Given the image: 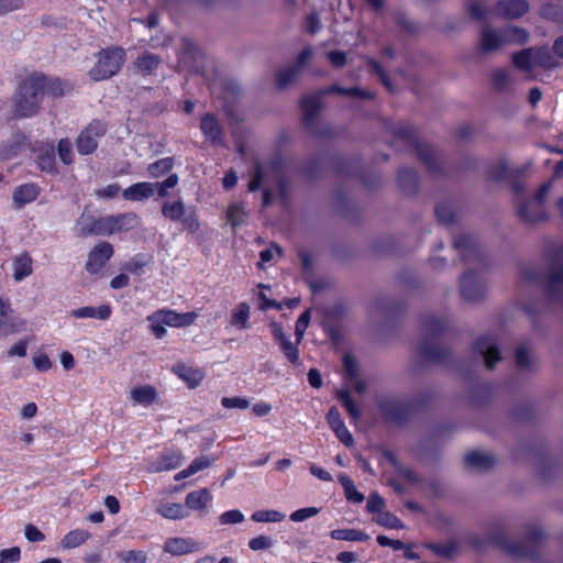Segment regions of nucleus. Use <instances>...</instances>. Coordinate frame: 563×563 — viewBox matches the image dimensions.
Wrapping results in <instances>:
<instances>
[{"label":"nucleus","mask_w":563,"mask_h":563,"mask_svg":"<svg viewBox=\"0 0 563 563\" xmlns=\"http://www.w3.org/2000/svg\"><path fill=\"white\" fill-rule=\"evenodd\" d=\"M89 537L90 534L86 530H73L64 537V539L62 540V545L65 549H73L85 543Z\"/></svg>","instance_id":"nucleus-41"},{"label":"nucleus","mask_w":563,"mask_h":563,"mask_svg":"<svg viewBox=\"0 0 563 563\" xmlns=\"http://www.w3.org/2000/svg\"><path fill=\"white\" fill-rule=\"evenodd\" d=\"M527 40L528 33L518 26H507L501 30L484 27L479 35L478 49L484 54H489L507 44L525 43Z\"/></svg>","instance_id":"nucleus-3"},{"label":"nucleus","mask_w":563,"mask_h":563,"mask_svg":"<svg viewBox=\"0 0 563 563\" xmlns=\"http://www.w3.org/2000/svg\"><path fill=\"white\" fill-rule=\"evenodd\" d=\"M173 372L190 388L197 387L203 379L205 373L199 368L187 366L186 364L178 363L173 367Z\"/></svg>","instance_id":"nucleus-20"},{"label":"nucleus","mask_w":563,"mask_h":563,"mask_svg":"<svg viewBox=\"0 0 563 563\" xmlns=\"http://www.w3.org/2000/svg\"><path fill=\"white\" fill-rule=\"evenodd\" d=\"M485 286L473 272L461 277V295L467 301H477L483 298Z\"/></svg>","instance_id":"nucleus-11"},{"label":"nucleus","mask_w":563,"mask_h":563,"mask_svg":"<svg viewBox=\"0 0 563 563\" xmlns=\"http://www.w3.org/2000/svg\"><path fill=\"white\" fill-rule=\"evenodd\" d=\"M111 307L109 305H101L99 307H82L70 311V316L77 319L92 318L99 320H107L111 316Z\"/></svg>","instance_id":"nucleus-23"},{"label":"nucleus","mask_w":563,"mask_h":563,"mask_svg":"<svg viewBox=\"0 0 563 563\" xmlns=\"http://www.w3.org/2000/svg\"><path fill=\"white\" fill-rule=\"evenodd\" d=\"M495 462L496 460L493 455L481 451H473L465 455L466 465L476 471L488 470Z\"/></svg>","instance_id":"nucleus-26"},{"label":"nucleus","mask_w":563,"mask_h":563,"mask_svg":"<svg viewBox=\"0 0 563 563\" xmlns=\"http://www.w3.org/2000/svg\"><path fill=\"white\" fill-rule=\"evenodd\" d=\"M161 63L162 59L158 55L144 52L134 60L133 67L137 74L151 76L155 74Z\"/></svg>","instance_id":"nucleus-19"},{"label":"nucleus","mask_w":563,"mask_h":563,"mask_svg":"<svg viewBox=\"0 0 563 563\" xmlns=\"http://www.w3.org/2000/svg\"><path fill=\"white\" fill-rule=\"evenodd\" d=\"M125 62V51L122 47H108L97 54V62L89 70V77L95 81L109 79L117 75Z\"/></svg>","instance_id":"nucleus-4"},{"label":"nucleus","mask_w":563,"mask_h":563,"mask_svg":"<svg viewBox=\"0 0 563 563\" xmlns=\"http://www.w3.org/2000/svg\"><path fill=\"white\" fill-rule=\"evenodd\" d=\"M162 213L166 219L179 221L185 214V206L181 200L174 202L166 201L162 206Z\"/></svg>","instance_id":"nucleus-40"},{"label":"nucleus","mask_w":563,"mask_h":563,"mask_svg":"<svg viewBox=\"0 0 563 563\" xmlns=\"http://www.w3.org/2000/svg\"><path fill=\"white\" fill-rule=\"evenodd\" d=\"M267 175H268V168H266L262 165H257L255 175L249 184V189L251 191L257 190L263 184H265Z\"/></svg>","instance_id":"nucleus-58"},{"label":"nucleus","mask_w":563,"mask_h":563,"mask_svg":"<svg viewBox=\"0 0 563 563\" xmlns=\"http://www.w3.org/2000/svg\"><path fill=\"white\" fill-rule=\"evenodd\" d=\"M542 16L556 22H563V8L555 4H547L541 10Z\"/></svg>","instance_id":"nucleus-62"},{"label":"nucleus","mask_w":563,"mask_h":563,"mask_svg":"<svg viewBox=\"0 0 563 563\" xmlns=\"http://www.w3.org/2000/svg\"><path fill=\"white\" fill-rule=\"evenodd\" d=\"M336 399L342 404V406L354 420H357L361 417V411L357 405L352 400L347 390H338Z\"/></svg>","instance_id":"nucleus-44"},{"label":"nucleus","mask_w":563,"mask_h":563,"mask_svg":"<svg viewBox=\"0 0 563 563\" xmlns=\"http://www.w3.org/2000/svg\"><path fill=\"white\" fill-rule=\"evenodd\" d=\"M247 212L245 211L244 205L241 202H233L227 210V219L231 223L232 228H236L245 222Z\"/></svg>","instance_id":"nucleus-36"},{"label":"nucleus","mask_w":563,"mask_h":563,"mask_svg":"<svg viewBox=\"0 0 563 563\" xmlns=\"http://www.w3.org/2000/svg\"><path fill=\"white\" fill-rule=\"evenodd\" d=\"M44 81L42 74L27 76L20 86L15 100V113L29 118L37 113L44 98Z\"/></svg>","instance_id":"nucleus-1"},{"label":"nucleus","mask_w":563,"mask_h":563,"mask_svg":"<svg viewBox=\"0 0 563 563\" xmlns=\"http://www.w3.org/2000/svg\"><path fill=\"white\" fill-rule=\"evenodd\" d=\"M285 356L292 364H297L299 361V351L295 344H292L288 339L278 343Z\"/></svg>","instance_id":"nucleus-59"},{"label":"nucleus","mask_w":563,"mask_h":563,"mask_svg":"<svg viewBox=\"0 0 563 563\" xmlns=\"http://www.w3.org/2000/svg\"><path fill=\"white\" fill-rule=\"evenodd\" d=\"M243 521H244V515L238 509L228 510V511L221 514L219 517V522L222 526L236 525V523H241Z\"/></svg>","instance_id":"nucleus-57"},{"label":"nucleus","mask_w":563,"mask_h":563,"mask_svg":"<svg viewBox=\"0 0 563 563\" xmlns=\"http://www.w3.org/2000/svg\"><path fill=\"white\" fill-rule=\"evenodd\" d=\"M38 196V188L35 185L26 184L18 187L13 192V200L18 207L34 201Z\"/></svg>","instance_id":"nucleus-30"},{"label":"nucleus","mask_w":563,"mask_h":563,"mask_svg":"<svg viewBox=\"0 0 563 563\" xmlns=\"http://www.w3.org/2000/svg\"><path fill=\"white\" fill-rule=\"evenodd\" d=\"M273 539L265 534L257 536L249 541V548L252 551L268 550L273 547Z\"/></svg>","instance_id":"nucleus-55"},{"label":"nucleus","mask_w":563,"mask_h":563,"mask_svg":"<svg viewBox=\"0 0 563 563\" xmlns=\"http://www.w3.org/2000/svg\"><path fill=\"white\" fill-rule=\"evenodd\" d=\"M419 158L427 165L428 168L434 170L437 168V154L432 147L424 144H419L417 147Z\"/></svg>","instance_id":"nucleus-45"},{"label":"nucleus","mask_w":563,"mask_h":563,"mask_svg":"<svg viewBox=\"0 0 563 563\" xmlns=\"http://www.w3.org/2000/svg\"><path fill=\"white\" fill-rule=\"evenodd\" d=\"M509 176V168L504 161H498L488 169V177L493 180H501Z\"/></svg>","instance_id":"nucleus-51"},{"label":"nucleus","mask_w":563,"mask_h":563,"mask_svg":"<svg viewBox=\"0 0 563 563\" xmlns=\"http://www.w3.org/2000/svg\"><path fill=\"white\" fill-rule=\"evenodd\" d=\"M200 130L212 145H223V131L218 119L210 113L202 117Z\"/></svg>","instance_id":"nucleus-14"},{"label":"nucleus","mask_w":563,"mask_h":563,"mask_svg":"<svg viewBox=\"0 0 563 563\" xmlns=\"http://www.w3.org/2000/svg\"><path fill=\"white\" fill-rule=\"evenodd\" d=\"M77 234L79 236H88V235H102V232L99 231V218L93 219L90 216L82 214L77 223H76ZM101 231V228H100Z\"/></svg>","instance_id":"nucleus-31"},{"label":"nucleus","mask_w":563,"mask_h":563,"mask_svg":"<svg viewBox=\"0 0 563 563\" xmlns=\"http://www.w3.org/2000/svg\"><path fill=\"white\" fill-rule=\"evenodd\" d=\"M44 95L62 97L71 90V86L59 78H47L43 75Z\"/></svg>","instance_id":"nucleus-29"},{"label":"nucleus","mask_w":563,"mask_h":563,"mask_svg":"<svg viewBox=\"0 0 563 563\" xmlns=\"http://www.w3.org/2000/svg\"><path fill=\"white\" fill-rule=\"evenodd\" d=\"M543 537L539 527H532L527 534V540L520 543H510L507 547L508 552L516 558H525L533 554V544Z\"/></svg>","instance_id":"nucleus-13"},{"label":"nucleus","mask_w":563,"mask_h":563,"mask_svg":"<svg viewBox=\"0 0 563 563\" xmlns=\"http://www.w3.org/2000/svg\"><path fill=\"white\" fill-rule=\"evenodd\" d=\"M385 508V500L377 494L372 493L368 496L366 509L369 514L376 516L384 511Z\"/></svg>","instance_id":"nucleus-56"},{"label":"nucleus","mask_w":563,"mask_h":563,"mask_svg":"<svg viewBox=\"0 0 563 563\" xmlns=\"http://www.w3.org/2000/svg\"><path fill=\"white\" fill-rule=\"evenodd\" d=\"M325 92H338L340 95L357 97L361 99H371L373 98V93L366 90H362L360 88H342L341 86L334 85L330 87Z\"/></svg>","instance_id":"nucleus-47"},{"label":"nucleus","mask_w":563,"mask_h":563,"mask_svg":"<svg viewBox=\"0 0 563 563\" xmlns=\"http://www.w3.org/2000/svg\"><path fill=\"white\" fill-rule=\"evenodd\" d=\"M183 456L179 452L170 451L162 454L151 464V471L164 472L178 467L181 463Z\"/></svg>","instance_id":"nucleus-24"},{"label":"nucleus","mask_w":563,"mask_h":563,"mask_svg":"<svg viewBox=\"0 0 563 563\" xmlns=\"http://www.w3.org/2000/svg\"><path fill=\"white\" fill-rule=\"evenodd\" d=\"M107 132V125L102 121L95 120L88 124L76 141L77 151L81 155H88L98 147V140Z\"/></svg>","instance_id":"nucleus-6"},{"label":"nucleus","mask_w":563,"mask_h":563,"mask_svg":"<svg viewBox=\"0 0 563 563\" xmlns=\"http://www.w3.org/2000/svg\"><path fill=\"white\" fill-rule=\"evenodd\" d=\"M147 320L150 322V327H151L153 334L157 339L164 338L166 334V328H165L166 324L161 322L159 318H157V313L155 312V313L148 316Z\"/></svg>","instance_id":"nucleus-63"},{"label":"nucleus","mask_w":563,"mask_h":563,"mask_svg":"<svg viewBox=\"0 0 563 563\" xmlns=\"http://www.w3.org/2000/svg\"><path fill=\"white\" fill-rule=\"evenodd\" d=\"M550 267L548 272V285L551 290L563 287V263L556 260L559 254L556 252L549 253Z\"/></svg>","instance_id":"nucleus-21"},{"label":"nucleus","mask_w":563,"mask_h":563,"mask_svg":"<svg viewBox=\"0 0 563 563\" xmlns=\"http://www.w3.org/2000/svg\"><path fill=\"white\" fill-rule=\"evenodd\" d=\"M201 549L202 544L192 538L175 537L164 543V551L173 556L199 552Z\"/></svg>","instance_id":"nucleus-9"},{"label":"nucleus","mask_w":563,"mask_h":563,"mask_svg":"<svg viewBox=\"0 0 563 563\" xmlns=\"http://www.w3.org/2000/svg\"><path fill=\"white\" fill-rule=\"evenodd\" d=\"M512 62L521 70L530 71L536 68L534 48H527L514 54Z\"/></svg>","instance_id":"nucleus-32"},{"label":"nucleus","mask_w":563,"mask_h":563,"mask_svg":"<svg viewBox=\"0 0 563 563\" xmlns=\"http://www.w3.org/2000/svg\"><path fill=\"white\" fill-rule=\"evenodd\" d=\"M25 330L26 321L14 314L8 300L0 298V336H8Z\"/></svg>","instance_id":"nucleus-7"},{"label":"nucleus","mask_w":563,"mask_h":563,"mask_svg":"<svg viewBox=\"0 0 563 563\" xmlns=\"http://www.w3.org/2000/svg\"><path fill=\"white\" fill-rule=\"evenodd\" d=\"M32 274V258L26 255H20L14 258L13 262V276L15 280H22L23 278Z\"/></svg>","instance_id":"nucleus-34"},{"label":"nucleus","mask_w":563,"mask_h":563,"mask_svg":"<svg viewBox=\"0 0 563 563\" xmlns=\"http://www.w3.org/2000/svg\"><path fill=\"white\" fill-rule=\"evenodd\" d=\"M130 398L133 405L150 407L159 400L158 391L152 385H137L130 391Z\"/></svg>","instance_id":"nucleus-15"},{"label":"nucleus","mask_w":563,"mask_h":563,"mask_svg":"<svg viewBox=\"0 0 563 563\" xmlns=\"http://www.w3.org/2000/svg\"><path fill=\"white\" fill-rule=\"evenodd\" d=\"M310 322V310H306L300 314V317L296 321L295 325V334L297 344H299L305 335V332L309 325Z\"/></svg>","instance_id":"nucleus-54"},{"label":"nucleus","mask_w":563,"mask_h":563,"mask_svg":"<svg viewBox=\"0 0 563 563\" xmlns=\"http://www.w3.org/2000/svg\"><path fill=\"white\" fill-rule=\"evenodd\" d=\"M475 349L484 358L487 368H493L501 360L496 340L490 335L479 338Z\"/></svg>","instance_id":"nucleus-12"},{"label":"nucleus","mask_w":563,"mask_h":563,"mask_svg":"<svg viewBox=\"0 0 563 563\" xmlns=\"http://www.w3.org/2000/svg\"><path fill=\"white\" fill-rule=\"evenodd\" d=\"M173 167V161L170 158H162L150 165L148 172L153 177H159L165 173H168Z\"/></svg>","instance_id":"nucleus-53"},{"label":"nucleus","mask_w":563,"mask_h":563,"mask_svg":"<svg viewBox=\"0 0 563 563\" xmlns=\"http://www.w3.org/2000/svg\"><path fill=\"white\" fill-rule=\"evenodd\" d=\"M512 82L509 71L497 69L493 73V85L498 90L507 89Z\"/></svg>","instance_id":"nucleus-50"},{"label":"nucleus","mask_w":563,"mask_h":563,"mask_svg":"<svg viewBox=\"0 0 563 563\" xmlns=\"http://www.w3.org/2000/svg\"><path fill=\"white\" fill-rule=\"evenodd\" d=\"M536 67L551 68L555 66L554 59L548 48H534Z\"/></svg>","instance_id":"nucleus-48"},{"label":"nucleus","mask_w":563,"mask_h":563,"mask_svg":"<svg viewBox=\"0 0 563 563\" xmlns=\"http://www.w3.org/2000/svg\"><path fill=\"white\" fill-rule=\"evenodd\" d=\"M333 540L363 542L369 539L365 532L356 529H335L330 533Z\"/></svg>","instance_id":"nucleus-33"},{"label":"nucleus","mask_w":563,"mask_h":563,"mask_svg":"<svg viewBox=\"0 0 563 563\" xmlns=\"http://www.w3.org/2000/svg\"><path fill=\"white\" fill-rule=\"evenodd\" d=\"M373 521L388 529H402V522L391 512L382 511L373 517Z\"/></svg>","instance_id":"nucleus-43"},{"label":"nucleus","mask_w":563,"mask_h":563,"mask_svg":"<svg viewBox=\"0 0 563 563\" xmlns=\"http://www.w3.org/2000/svg\"><path fill=\"white\" fill-rule=\"evenodd\" d=\"M299 73L298 66L288 65L279 69L276 74V86L280 89L288 87L295 81Z\"/></svg>","instance_id":"nucleus-38"},{"label":"nucleus","mask_w":563,"mask_h":563,"mask_svg":"<svg viewBox=\"0 0 563 563\" xmlns=\"http://www.w3.org/2000/svg\"><path fill=\"white\" fill-rule=\"evenodd\" d=\"M118 559L123 563H146L147 555L141 550H129L117 553Z\"/></svg>","instance_id":"nucleus-46"},{"label":"nucleus","mask_w":563,"mask_h":563,"mask_svg":"<svg viewBox=\"0 0 563 563\" xmlns=\"http://www.w3.org/2000/svg\"><path fill=\"white\" fill-rule=\"evenodd\" d=\"M454 247L459 251L461 256L465 260L471 258L478 253V246L475 239L471 235L463 234L455 239Z\"/></svg>","instance_id":"nucleus-27"},{"label":"nucleus","mask_w":563,"mask_h":563,"mask_svg":"<svg viewBox=\"0 0 563 563\" xmlns=\"http://www.w3.org/2000/svg\"><path fill=\"white\" fill-rule=\"evenodd\" d=\"M21 559V550L19 547L3 549L0 551V563H15Z\"/></svg>","instance_id":"nucleus-64"},{"label":"nucleus","mask_w":563,"mask_h":563,"mask_svg":"<svg viewBox=\"0 0 563 563\" xmlns=\"http://www.w3.org/2000/svg\"><path fill=\"white\" fill-rule=\"evenodd\" d=\"M551 183L544 184L531 198L522 196V186L514 185L517 214L527 224H534L545 219L544 200L550 191Z\"/></svg>","instance_id":"nucleus-2"},{"label":"nucleus","mask_w":563,"mask_h":563,"mask_svg":"<svg viewBox=\"0 0 563 563\" xmlns=\"http://www.w3.org/2000/svg\"><path fill=\"white\" fill-rule=\"evenodd\" d=\"M286 518L285 514L275 510V509H267V510H256L252 514L251 519L254 522L258 523H275L280 522Z\"/></svg>","instance_id":"nucleus-37"},{"label":"nucleus","mask_w":563,"mask_h":563,"mask_svg":"<svg viewBox=\"0 0 563 563\" xmlns=\"http://www.w3.org/2000/svg\"><path fill=\"white\" fill-rule=\"evenodd\" d=\"M212 501V495L207 488H200L186 495V507L206 514Z\"/></svg>","instance_id":"nucleus-18"},{"label":"nucleus","mask_w":563,"mask_h":563,"mask_svg":"<svg viewBox=\"0 0 563 563\" xmlns=\"http://www.w3.org/2000/svg\"><path fill=\"white\" fill-rule=\"evenodd\" d=\"M515 358L517 367L521 369H530L534 364V357L526 345H519L516 349Z\"/></svg>","instance_id":"nucleus-42"},{"label":"nucleus","mask_w":563,"mask_h":563,"mask_svg":"<svg viewBox=\"0 0 563 563\" xmlns=\"http://www.w3.org/2000/svg\"><path fill=\"white\" fill-rule=\"evenodd\" d=\"M155 192V186L152 183H137L125 190H123L122 196L124 199L130 201H141L152 197Z\"/></svg>","instance_id":"nucleus-22"},{"label":"nucleus","mask_w":563,"mask_h":563,"mask_svg":"<svg viewBox=\"0 0 563 563\" xmlns=\"http://www.w3.org/2000/svg\"><path fill=\"white\" fill-rule=\"evenodd\" d=\"M216 461H217V457L213 455H201L199 457H196L189 464L188 472L194 475L197 472H200L202 470L210 467Z\"/></svg>","instance_id":"nucleus-49"},{"label":"nucleus","mask_w":563,"mask_h":563,"mask_svg":"<svg viewBox=\"0 0 563 563\" xmlns=\"http://www.w3.org/2000/svg\"><path fill=\"white\" fill-rule=\"evenodd\" d=\"M36 158L41 169L46 172H53L55 167V154L54 146L47 145L45 148H38L36 151Z\"/></svg>","instance_id":"nucleus-39"},{"label":"nucleus","mask_w":563,"mask_h":563,"mask_svg":"<svg viewBox=\"0 0 563 563\" xmlns=\"http://www.w3.org/2000/svg\"><path fill=\"white\" fill-rule=\"evenodd\" d=\"M321 108V95H310L302 99L301 109L303 121L307 125H311Z\"/></svg>","instance_id":"nucleus-25"},{"label":"nucleus","mask_w":563,"mask_h":563,"mask_svg":"<svg viewBox=\"0 0 563 563\" xmlns=\"http://www.w3.org/2000/svg\"><path fill=\"white\" fill-rule=\"evenodd\" d=\"M58 156L64 164H71L74 159L73 144L68 139H62L57 147Z\"/></svg>","instance_id":"nucleus-52"},{"label":"nucleus","mask_w":563,"mask_h":563,"mask_svg":"<svg viewBox=\"0 0 563 563\" xmlns=\"http://www.w3.org/2000/svg\"><path fill=\"white\" fill-rule=\"evenodd\" d=\"M178 183V177L176 174L169 175L162 183H152L155 186V192H158L161 197L167 196L168 189L174 188Z\"/></svg>","instance_id":"nucleus-60"},{"label":"nucleus","mask_w":563,"mask_h":563,"mask_svg":"<svg viewBox=\"0 0 563 563\" xmlns=\"http://www.w3.org/2000/svg\"><path fill=\"white\" fill-rule=\"evenodd\" d=\"M137 224L139 217L134 212L99 218V229L101 228L102 235L130 231L136 228ZM98 232H100V230Z\"/></svg>","instance_id":"nucleus-5"},{"label":"nucleus","mask_w":563,"mask_h":563,"mask_svg":"<svg viewBox=\"0 0 563 563\" xmlns=\"http://www.w3.org/2000/svg\"><path fill=\"white\" fill-rule=\"evenodd\" d=\"M113 254V247L109 242L97 244L89 253L86 269L90 274L99 273Z\"/></svg>","instance_id":"nucleus-8"},{"label":"nucleus","mask_w":563,"mask_h":563,"mask_svg":"<svg viewBox=\"0 0 563 563\" xmlns=\"http://www.w3.org/2000/svg\"><path fill=\"white\" fill-rule=\"evenodd\" d=\"M529 11V2L527 0H500L494 8L497 16L516 20L523 16Z\"/></svg>","instance_id":"nucleus-10"},{"label":"nucleus","mask_w":563,"mask_h":563,"mask_svg":"<svg viewBox=\"0 0 563 563\" xmlns=\"http://www.w3.org/2000/svg\"><path fill=\"white\" fill-rule=\"evenodd\" d=\"M327 420L338 439L346 446H352L354 442L353 437L345 427L343 420L341 419V415L335 407L330 408L327 415Z\"/></svg>","instance_id":"nucleus-16"},{"label":"nucleus","mask_w":563,"mask_h":563,"mask_svg":"<svg viewBox=\"0 0 563 563\" xmlns=\"http://www.w3.org/2000/svg\"><path fill=\"white\" fill-rule=\"evenodd\" d=\"M156 511L162 517L170 520H180L189 516V512L185 509V507L178 503L161 504Z\"/></svg>","instance_id":"nucleus-28"},{"label":"nucleus","mask_w":563,"mask_h":563,"mask_svg":"<svg viewBox=\"0 0 563 563\" xmlns=\"http://www.w3.org/2000/svg\"><path fill=\"white\" fill-rule=\"evenodd\" d=\"M435 216L444 224L451 223L454 219L453 209L448 203H439L435 208Z\"/></svg>","instance_id":"nucleus-61"},{"label":"nucleus","mask_w":563,"mask_h":563,"mask_svg":"<svg viewBox=\"0 0 563 563\" xmlns=\"http://www.w3.org/2000/svg\"><path fill=\"white\" fill-rule=\"evenodd\" d=\"M161 322L168 327L180 328L192 324L198 314L196 312L178 313L173 310H159L156 312Z\"/></svg>","instance_id":"nucleus-17"},{"label":"nucleus","mask_w":563,"mask_h":563,"mask_svg":"<svg viewBox=\"0 0 563 563\" xmlns=\"http://www.w3.org/2000/svg\"><path fill=\"white\" fill-rule=\"evenodd\" d=\"M250 307L245 302H241L233 309L230 323L239 329L249 328Z\"/></svg>","instance_id":"nucleus-35"}]
</instances>
